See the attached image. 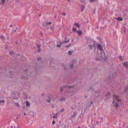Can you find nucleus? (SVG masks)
I'll return each instance as SVG.
<instances>
[{
  "label": "nucleus",
  "instance_id": "11",
  "mask_svg": "<svg viewBox=\"0 0 128 128\" xmlns=\"http://www.w3.org/2000/svg\"><path fill=\"white\" fill-rule=\"evenodd\" d=\"M4 2H6V0H1L0 4H2V6H4Z\"/></svg>",
  "mask_w": 128,
  "mask_h": 128
},
{
  "label": "nucleus",
  "instance_id": "26",
  "mask_svg": "<svg viewBox=\"0 0 128 128\" xmlns=\"http://www.w3.org/2000/svg\"><path fill=\"white\" fill-rule=\"evenodd\" d=\"M70 68H74V64H70Z\"/></svg>",
  "mask_w": 128,
  "mask_h": 128
},
{
  "label": "nucleus",
  "instance_id": "35",
  "mask_svg": "<svg viewBox=\"0 0 128 128\" xmlns=\"http://www.w3.org/2000/svg\"><path fill=\"white\" fill-rule=\"evenodd\" d=\"M122 56H119L120 60H122Z\"/></svg>",
  "mask_w": 128,
  "mask_h": 128
},
{
  "label": "nucleus",
  "instance_id": "16",
  "mask_svg": "<svg viewBox=\"0 0 128 128\" xmlns=\"http://www.w3.org/2000/svg\"><path fill=\"white\" fill-rule=\"evenodd\" d=\"M52 95H50L49 96V100H48L49 102H50V100H52Z\"/></svg>",
  "mask_w": 128,
  "mask_h": 128
},
{
  "label": "nucleus",
  "instance_id": "6",
  "mask_svg": "<svg viewBox=\"0 0 128 128\" xmlns=\"http://www.w3.org/2000/svg\"><path fill=\"white\" fill-rule=\"evenodd\" d=\"M59 100L60 102H66V98H64V97H62L60 98Z\"/></svg>",
  "mask_w": 128,
  "mask_h": 128
},
{
  "label": "nucleus",
  "instance_id": "30",
  "mask_svg": "<svg viewBox=\"0 0 128 128\" xmlns=\"http://www.w3.org/2000/svg\"><path fill=\"white\" fill-rule=\"evenodd\" d=\"M52 124H56V122H54V120H53L52 122Z\"/></svg>",
  "mask_w": 128,
  "mask_h": 128
},
{
  "label": "nucleus",
  "instance_id": "29",
  "mask_svg": "<svg viewBox=\"0 0 128 128\" xmlns=\"http://www.w3.org/2000/svg\"><path fill=\"white\" fill-rule=\"evenodd\" d=\"M128 88H126L124 90V92H128Z\"/></svg>",
  "mask_w": 128,
  "mask_h": 128
},
{
  "label": "nucleus",
  "instance_id": "22",
  "mask_svg": "<svg viewBox=\"0 0 128 128\" xmlns=\"http://www.w3.org/2000/svg\"><path fill=\"white\" fill-rule=\"evenodd\" d=\"M72 30L73 32H76V28H73Z\"/></svg>",
  "mask_w": 128,
  "mask_h": 128
},
{
  "label": "nucleus",
  "instance_id": "23",
  "mask_svg": "<svg viewBox=\"0 0 128 128\" xmlns=\"http://www.w3.org/2000/svg\"><path fill=\"white\" fill-rule=\"evenodd\" d=\"M9 54H10V56H12V54H14V52H9Z\"/></svg>",
  "mask_w": 128,
  "mask_h": 128
},
{
  "label": "nucleus",
  "instance_id": "36",
  "mask_svg": "<svg viewBox=\"0 0 128 128\" xmlns=\"http://www.w3.org/2000/svg\"><path fill=\"white\" fill-rule=\"evenodd\" d=\"M38 51L40 52V48H38Z\"/></svg>",
  "mask_w": 128,
  "mask_h": 128
},
{
  "label": "nucleus",
  "instance_id": "7",
  "mask_svg": "<svg viewBox=\"0 0 128 128\" xmlns=\"http://www.w3.org/2000/svg\"><path fill=\"white\" fill-rule=\"evenodd\" d=\"M80 8H81V10L82 12H84V10L86 6H84V5H81Z\"/></svg>",
  "mask_w": 128,
  "mask_h": 128
},
{
  "label": "nucleus",
  "instance_id": "19",
  "mask_svg": "<svg viewBox=\"0 0 128 128\" xmlns=\"http://www.w3.org/2000/svg\"><path fill=\"white\" fill-rule=\"evenodd\" d=\"M110 96V92H108L106 94V96Z\"/></svg>",
  "mask_w": 128,
  "mask_h": 128
},
{
  "label": "nucleus",
  "instance_id": "39",
  "mask_svg": "<svg viewBox=\"0 0 128 128\" xmlns=\"http://www.w3.org/2000/svg\"><path fill=\"white\" fill-rule=\"evenodd\" d=\"M24 116H26V112L24 113Z\"/></svg>",
  "mask_w": 128,
  "mask_h": 128
},
{
  "label": "nucleus",
  "instance_id": "3",
  "mask_svg": "<svg viewBox=\"0 0 128 128\" xmlns=\"http://www.w3.org/2000/svg\"><path fill=\"white\" fill-rule=\"evenodd\" d=\"M66 38H65V40L64 41L62 42H60V44H57V45L56 46L57 48H60V46H62V44H64V42H68L69 40H68V41H66Z\"/></svg>",
  "mask_w": 128,
  "mask_h": 128
},
{
  "label": "nucleus",
  "instance_id": "21",
  "mask_svg": "<svg viewBox=\"0 0 128 128\" xmlns=\"http://www.w3.org/2000/svg\"><path fill=\"white\" fill-rule=\"evenodd\" d=\"M0 104H4V100H0Z\"/></svg>",
  "mask_w": 128,
  "mask_h": 128
},
{
  "label": "nucleus",
  "instance_id": "46",
  "mask_svg": "<svg viewBox=\"0 0 128 128\" xmlns=\"http://www.w3.org/2000/svg\"><path fill=\"white\" fill-rule=\"evenodd\" d=\"M68 0V2H70V0Z\"/></svg>",
  "mask_w": 128,
  "mask_h": 128
},
{
  "label": "nucleus",
  "instance_id": "24",
  "mask_svg": "<svg viewBox=\"0 0 128 128\" xmlns=\"http://www.w3.org/2000/svg\"><path fill=\"white\" fill-rule=\"evenodd\" d=\"M50 30H53L54 29V25L50 26Z\"/></svg>",
  "mask_w": 128,
  "mask_h": 128
},
{
  "label": "nucleus",
  "instance_id": "9",
  "mask_svg": "<svg viewBox=\"0 0 128 128\" xmlns=\"http://www.w3.org/2000/svg\"><path fill=\"white\" fill-rule=\"evenodd\" d=\"M77 34H78V36H82V30H77L76 31Z\"/></svg>",
  "mask_w": 128,
  "mask_h": 128
},
{
  "label": "nucleus",
  "instance_id": "34",
  "mask_svg": "<svg viewBox=\"0 0 128 128\" xmlns=\"http://www.w3.org/2000/svg\"><path fill=\"white\" fill-rule=\"evenodd\" d=\"M37 46H38V48H40V45H38Z\"/></svg>",
  "mask_w": 128,
  "mask_h": 128
},
{
  "label": "nucleus",
  "instance_id": "2",
  "mask_svg": "<svg viewBox=\"0 0 128 128\" xmlns=\"http://www.w3.org/2000/svg\"><path fill=\"white\" fill-rule=\"evenodd\" d=\"M86 44L89 46V48L92 50V48H96V41L92 39H88Z\"/></svg>",
  "mask_w": 128,
  "mask_h": 128
},
{
  "label": "nucleus",
  "instance_id": "31",
  "mask_svg": "<svg viewBox=\"0 0 128 128\" xmlns=\"http://www.w3.org/2000/svg\"><path fill=\"white\" fill-rule=\"evenodd\" d=\"M64 112V110L62 109V110H60L61 112Z\"/></svg>",
  "mask_w": 128,
  "mask_h": 128
},
{
  "label": "nucleus",
  "instance_id": "14",
  "mask_svg": "<svg viewBox=\"0 0 128 128\" xmlns=\"http://www.w3.org/2000/svg\"><path fill=\"white\" fill-rule=\"evenodd\" d=\"M117 20H118V22H122V18L119 17L116 18Z\"/></svg>",
  "mask_w": 128,
  "mask_h": 128
},
{
  "label": "nucleus",
  "instance_id": "42",
  "mask_svg": "<svg viewBox=\"0 0 128 128\" xmlns=\"http://www.w3.org/2000/svg\"><path fill=\"white\" fill-rule=\"evenodd\" d=\"M40 60V58H38V60Z\"/></svg>",
  "mask_w": 128,
  "mask_h": 128
},
{
  "label": "nucleus",
  "instance_id": "40",
  "mask_svg": "<svg viewBox=\"0 0 128 128\" xmlns=\"http://www.w3.org/2000/svg\"><path fill=\"white\" fill-rule=\"evenodd\" d=\"M94 104V102H90V104Z\"/></svg>",
  "mask_w": 128,
  "mask_h": 128
},
{
  "label": "nucleus",
  "instance_id": "47",
  "mask_svg": "<svg viewBox=\"0 0 128 128\" xmlns=\"http://www.w3.org/2000/svg\"><path fill=\"white\" fill-rule=\"evenodd\" d=\"M101 120H102V118H101Z\"/></svg>",
  "mask_w": 128,
  "mask_h": 128
},
{
  "label": "nucleus",
  "instance_id": "48",
  "mask_svg": "<svg viewBox=\"0 0 128 128\" xmlns=\"http://www.w3.org/2000/svg\"><path fill=\"white\" fill-rule=\"evenodd\" d=\"M78 128H81L80 127H78Z\"/></svg>",
  "mask_w": 128,
  "mask_h": 128
},
{
  "label": "nucleus",
  "instance_id": "38",
  "mask_svg": "<svg viewBox=\"0 0 128 128\" xmlns=\"http://www.w3.org/2000/svg\"><path fill=\"white\" fill-rule=\"evenodd\" d=\"M48 22H46V26H48Z\"/></svg>",
  "mask_w": 128,
  "mask_h": 128
},
{
  "label": "nucleus",
  "instance_id": "44",
  "mask_svg": "<svg viewBox=\"0 0 128 128\" xmlns=\"http://www.w3.org/2000/svg\"><path fill=\"white\" fill-rule=\"evenodd\" d=\"M64 70H66V68H64Z\"/></svg>",
  "mask_w": 128,
  "mask_h": 128
},
{
  "label": "nucleus",
  "instance_id": "27",
  "mask_svg": "<svg viewBox=\"0 0 128 128\" xmlns=\"http://www.w3.org/2000/svg\"><path fill=\"white\" fill-rule=\"evenodd\" d=\"M90 2H96V0H90Z\"/></svg>",
  "mask_w": 128,
  "mask_h": 128
},
{
  "label": "nucleus",
  "instance_id": "20",
  "mask_svg": "<svg viewBox=\"0 0 128 128\" xmlns=\"http://www.w3.org/2000/svg\"><path fill=\"white\" fill-rule=\"evenodd\" d=\"M15 104L16 108H18V106H20V104H18V103H15Z\"/></svg>",
  "mask_w": 128,
  "mask_h": 128
},
{
  "label": "nucleus",
  "instance_id": "41",
  "mask_svg": "<svg viewBox=\"0 0 128 128\" xmlns=\"http://www.w3.org/2000/svg\"><path fill=\"white\" fill-rule=\"evenodd\" d=\"M52 24V22H49L48 24Z\"/></svg>",
  "mask_w": 128,
  "mask_h": 128
},
{
  "label": "nucleus",
  "instance_id": "45",
  "mask_svg": "<svg viewBox=\"0 0 128 128\" xmlns=\"http://www.w3.org/2000/svg\"><path fill=\"white\" fill-rule=\"evenodd\" d=\"M53 102H56V100H54V99Z\"/></svg>",
  "mask_w": 128,
  "mask_h": 128
},
{
  "label": "nucleus",
  "instance_id": "25",
  "mask_svg": "<svg viewBox=\"0 0 128 128\" xmlns=\"http://www.w3.org/2000/svg\"><path fill=\"white\" fill-rule=\"evenodd\" d=\"M72 46V44H69L68 45L66 46V48H70Z\"/></svg>",
  "mask_w": 128,
  "mask_h": 128
},
{
  "label": "nucleus",
  "instance_id": "10",
  "mask_svg": "<svg viewBox=\"0 0 128 128\" xmlns=\"http://www.w3.org/2000/svg\"><path fill=\"white\" fill-rule=\"evenodd\" d=\"M72 52H74V50H69L68 52V54L69 55V56H72Z\"/></svg>",
  "mask_w": 128,
  "mask_h": 128
},
{
  "label": "nucleus",
  "instance_id": "13",
  "mask_svg": "<svg viewBox=\"0 0 128 128\" xmlns=\"http://www.w3.org/2000/svg\"><path fill=\"white\" fill-rule=\"evenodd\" d=\"M50 64H54V58H50Z\"/></svg>",
  "mask_w": 128,
  "mask_h": 128
},
{
  "label": "nucleus",
  "instance_id": "32",
  "mask_svg": "<svg viewBox=\"0 0 128 128\" xmlns=\"http://www.w3.org/2000/svg\"><path fill=\"white\" fill-rule=\"evenodd\" d=\"M71 116H72V118H74V116H76V115L72 114V115Z\"/></svg>",
  "mask_w": 128,
  "mask_h": 128
},
{
  "label": "nucleus",
  "instance_id": "8",
  "mask_svg": "<svg viewBox=\"0 0 128 128\" xmlns=\"http://www.w3.org/2000/svg\"><path fill=\"white\" fill-rule=\"evenodd\" d=\"M58 114H60V112H58L56 113L55 114H54L53 116V118H57Z\"/></svg>",
  "mask_w": 128,
  "mask_h": 128
},
{
  "label": "nucleus",
  "instance_id": "28",
  "mask_svg": "<svg viewBox=\"0 0 128 128\" xmlns=\"http://www.w3.org/2000/svg\"><path fill=\"white\" fill-rule=\"evenodd\" d=\"M0 38H1L2 40H4V36H0Z\"/></svg>",
  "mask_w": 128,
  "mask_h": 128
},
{
  "label": "nucleus",
  "instance_id": "43",
  "mask_svg": "<svg viewBox=\"0 0 128 128\" xmlns=\"http://www.w3.org/2000/svg\"><path fill=\"white\" fill-rule=\"evenodd\" d=\"M12 24H10V28H12Z\"/></svg>",
  "mask_w": 128,
  "mask_h": 128
},
{
  "label": "nucleus",
  "instance_id": "15",
  "mask_svg": "<svg viewBox=\"0 0 128 128\" xmlns=\"http://www.w3.org/2000/svg\"><path fill=\"white\" fill-rule=\"evenodd\" d=\"M74 26H77L78 28H80V24H78V23H74Z\"/></svg>",
  "mask_w": 128,
  "mask_h": 128
},
{
  "label": "nucleus",
  "instance_id": "12",
  "mask_svg": "<svg viewBox=\"0 0 128 128\" xmlns=\"http://www.w3.org/2000/svg\"><path fill=\"white\" fill-rule=\"evenodd\" d=\"M26 106H28V108H30V102L26 101Z\"/></svg>",
  "mask_w": 128,
  "mask_h": 128
},
{
  "label": "nucleus",
  "instance_id": "17",
  "mask_svg": "<svg viewBox=\"0 0 128 128\" xmlns=\"http://www.w3.org/2000/svg\"><path fill=\"white\" fill-rule=\"evenodd\" d=\"M66 88H74V86H66Z\"/></svg>",
  "mask_w": 128,
  "mask_h": 128
},
{
  "label": "nucleus",
  "instance_id": "5",
  "mask_svg": "<svg viewBox=\"0 0 128 128\" xmlns=\"http://www.w3.org/2000/svg\"><path fill=\"white\" fill-rule=\"evenodd\" d=\"M123 66L124 68H128V62H124L123 64Z\"/></svg>",
  "mask_w": 128,
  "mask_h": 128
},
{
  "label": "nucleus",
  "instance_id": "1",
  "mask_svg": "<svg viewBox=\"0 0 128 128\" xmlns=\"http://www.w3.org/2000/svg\"><path fill=\"white\" fill-rule=\"evenodd\" d=\"M113 98L114 100H112V104L115 108H118V104L122 102V100L118 98V96L116 94H114Z\"/></svg>",
  "mask_w": 128,
  "mask_h": 128
},
{
  "label": "nucleus",
  "instance_id": "37",
  "mask_svg": "<svg viewBox=\"0 0 128 128\" xmlns=\"http://www.w3.org/2000/svg\"><path fill=\"white\" fill-rule=\"evenodd\" d=\"M66 13H63V16H66Z\"/></svg>",
  "mask_w": 128,
  "mask_h": 128
},
{
  "label": "nucleus",
  "instance_id": "4",
  "mask_svg": "<svg viewBox=\"0 0 128 128\" xmlns=\"http://www.w3.org/2000/svg\"><path fill=\"white\" fill-rule=\"evenodd\" d=\"M97 48L98 50H100V52H104V50H102V46L100 44H98L97 46Z\"/></svg>",
  "mask_w": 128,
  "mask_h": 128
},
{
  "label": "nucleus",
  "instance_id": "18",
  "mask_svg": "<svg viewBox=\"0 0 128 128\" xmlns=\"http://www.w3.org/2000/svg\"><path fill=\"white\" fill-rule=\"evenodd\" d=\"M80 2H82V4H84V2H86V0H80Z\"/></svg>",
  "mask_w": 128,
  "mask_h": 128
},
{
  "label": "nucleus",
  "instance_id": "33",
  "mask_svg": "<svg viewBox=\"0 0 128 128\" xmlns=\"http://www.w3.org/2000/svg\"><path fill=\"white\" fill-rule=\"evenodd\" d=\"M64 90V88H61L60 92H62Z\"/></svg>",
  "mask_w": 128,
  "mask_h": 128
}]
</instances>
